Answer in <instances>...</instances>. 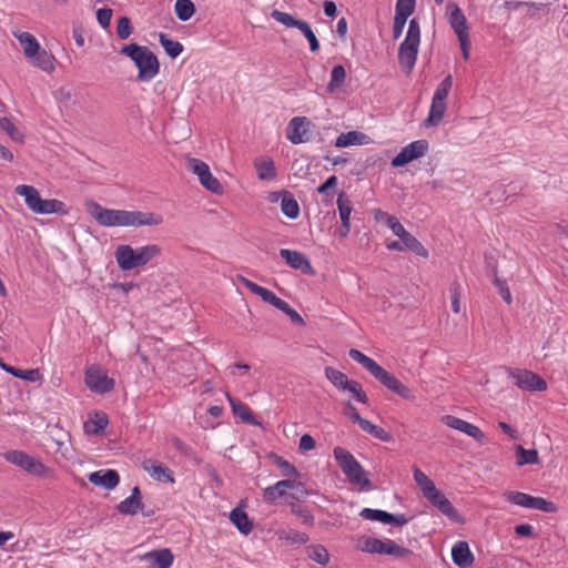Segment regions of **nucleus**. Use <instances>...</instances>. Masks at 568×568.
Listing matches in <instances>:
<instances>
[{
    "instance_id": "obj_1",
    "label": "nucleus",
    "mask_w": 568,
    "mask_h": 568,
    "mask_svg": "<svg viewBox=\"0 0 568 568\" xmlns=\"http://www.w3.org/2000/svg\"><path fill=\"white\" fill-rule=\"evenodd\" d=\"M90 215L102 226H151L163 223V217L153 212L112 210L94 201L87 203Z\"/></svg>"
},
{
    "instance_id": "obj_2",
    "label": "nucleus",
    "mask_w": 568,
    "mask_h": 568,
    "mask_svg": "<svg viewBox=\"0 0 568 568\" xmlns=\"http://www.w3.org/2000/svg\"><path fill=\"white\" fill-rule=\"evenodd\" d=\"M120 53L130 58L138 68V81L152 80L160 71L156 55L148 48L135 42L123 45Z\"/></svg>"
},
{
    "instance_id": "obj_3",
    "label": "nucleus",
    "mask_w": 568,
    "mask_h": 568,
    "mask_svg": "<svg viewBox=\"0 0 568 568\" xmlns=\"http://www.w3.org/2000/svg\"><path fill=\"white\" fill-rule=\"evenodd\" d=\"M161 255V247L156 244H149L133 248L128 244L119 245L114 252L118 266L122 271H131L146 265L153 258Z\"/></svg>"
},
{
    "instance_id": "obj_4",
    "label": "nucleus",
    "mask_w": 568,
    "mask_h": 568,
    "mask_svg": "<svg viewBox=\"0 0 568 568\" xmlns=\"http://www.w3.org/2000/svg\"><path fill=\"white\" fill-rule=\"evenodd\" d=\"M333 455L338 467L352 485L358 486L359 489L364 491L373 489V484L368 478L367 471L357 462L352 453L343 447L337 446L334 448Z\"/></svg>"
},
{
    "instance_id": "obj_5",
    "label": "nucleus",
    "mask_w": 568,
    "mask_h": 568,
    "mask_svg": "<svg viewBox=\"0 0 568 568\" xmlns=\"http://www.w3.org/2000/svg\"><path fill=\"white\" fill-rule=\"evenodd\" d=\"M358 548L364 552L388 555L396 558H406L413 554L410 549L397 545L392 539L382 540L374 537H362Z\"/></svg>"
},
{
    "instance_id": "obj_6",
    "label": "nucleus",
    "mask_w": 568,
    "mask_h": 568,
    "mask_svg": "<svg viewBox=\"0 0 568 568\" xmlns=\"http://www.w3.org/2000/svg\"><path fill=\"white\" fill-rule=\"evenodd\" d=\"M4 459L37 477H44L49 468L37 457L29 455L23 450H8L4 453Z\"/></svg>"
},
{
    "instance_id": "obj_7",
    "label": "nucleus",
    "mask_w": 568,
    "mask_h": 568,
    "mask_svg": "<svg viewBox=\"0 0 568 568\" xmlns=\"http://www.w3.org/2000/svg\"><path fill=\"white\" fill-rule=\"evenodd\" d=\"M505 499L514 505L541 510L545 513H556L558 507L555 503L542 497H535L521 491H506Z\"/></svg>"
},
{
    "instance_id": "obj_8",
    "label": "nucleus",
    "mask_w": 568,
    "mask_h": 568,
    "mask_svg": "<svg viewBox=\"0 0 568 568\" xmlns=\"http://www.w3.org/2000/svg\"><path fill=\"white\" fill-rule=\"evenodd\" d=\"M186 168L189 171L197 175L200 183L214 194H222L223 186L220 181L214 178L210 171L209 165L202 160L195 158H187Z\"/></svg>"
},
{
    "instance_id": "obj_9",
    "label": "nucleus",
    "mask_w": 568,
    "mask_h": 568,
    "mask_svg": "<svg viewBox=\"0 0 568 568\" xmlns=\"http://www.w3.org/2000/svg\"><path fill=\"white\" fill-rule=\"evenodd\" d=\"M509 377L514 379L516 386L524 390L542 392L547 389V383L536 373L528 369L506 368Z\"/></svg>"
},
{
    "instance_id": "obj_10",
    "label": "nucleus",
    "mask_w": 568,
    "mask_h": 568,
    "mask_svg": "<svg viewBox=\"0 0 568 568\" xmlns=\"http://www.w3.org/2000/svg\"><path fill=\"white\" fill-rule=\"evenodd\" d=\"M429 143L427 140H416L404 146L400 152L392 159L393 168L405 166L414 160H417L426 154Z\"/></svg>"
},
{
    "instance_id": "obj_11",
    "label": "nucleus",
    "mask_w": 568,
    "mask_h": 568,
    "mask_svg": "<svg viewBox=\"0 0 568 568\" xmlns=\"http://www.w3.org/2000/svg\"><path fill=\"white\" fill-rule=\"evenodd\" d=\"M85 385L97 394H105L114 388V379L110 378L100 367L91 366L85 371Z\"/></svg>"
},
{
    "instance_id": "obj_12",
    "label": "nucleus",
    "mask_w": 568,
    "mask_h": 568,
    "mask_svg": "<svg viewBox=\"0 0 568 568\" xmlns=\"http://www.w3.org/2000/svg\"><path fill=\"white\" fill-rule=\"evenodd\" d=\"M428 501L436 507L443 515L448 517L452 521L462 524L463 517L458 510L454 507L450 500L444 495L443 491L436 487L433 489L428 488V494L424 496Z\"/></svg>"
},
{
    "instance_id": "obj_13",
    "label": "nucleus",
    "mask_w": 568,
    "mask_h": 568,
    "mask_svg": "<svg viewBox=\"0 0 568 568\" xmlns=\"http://www.w3.org/2000/svg\"><path fill=\"white\" fill-rule=\"evenodd\" d=\"M443 423L453 429L459 430L468 435L469 437L474 438L477 443L481 445L486 443V435L479 427H477L474 424H470L453 415H445L443 417Z\"/></svg>"
},
{
    "instance_id": "obj_14",
    "label": "nucleus",
    "mask_w": 568,
    "mask_h": 568,
    "mask_svg": "<svg viewBox=\"0 0 568 568\" xmlns=\"http://www.w3.org/2000/svg\"><path fill=\"white\" fill-rule=\"evenodd\" d=\"M375 378L383 384L387 389L400 396L404 399L413 400L415 395L412 389L404 385L395 375L390 374L383 367L379 373L376 374Z\"/></svg>"
},
{
    "instance_id": "obj_15",
    "label": "nucleus",
    "mask_w": 568,
    "mask_h": 568,
    "mask_svg": "<svg viewBox=\"0 0 568 568\" xmlns=\"http://www.w3.org/2000/svg\"><path fill=\"white\" fill-rule=\"evenodd\" d=\"M312 122L305 116L293 118L287 125V139L293 144H301L310 141L308 132Z\"/></svg>"
},
{
    "instance_id": "obj_16",
    "label": "nucleus",
    "mask_w": 568,
    "mask_h": 568,
    "mask_svg": "<svg viewBox=\"0 0 568 568\" xmlns=\"http://www.w3.org/2000/svg\"><path fill=\"white\" fill-rule=\"evenodd\" d=\"M280 256L292 268L301 271L305 275H314L315 274V270L313 268L310 260L306 257L305 254H303L298 251H294V250L281 248Z\"/></svg>"
},
{
    "instance_id": "obj_17",
    "label": "nucleus",
    "mask_w": 568,
    "mask_h": 568,
    "mask_svg": "<svg viewBox=\"0 0 568 568\" xmlns=\"http://www.w3.org/2000/svg\"><path fill=\"white\" fill-rule=\"evenodd\" d=\"M419 44L403 41L398 48V63L406 74H410L418 55Z\"/></svg>"
},
{
    "instance_id": "obj_18",
    "label": "nucleus",
    "mask_w": 568,
    "mask_h": 568,
    "mask_svg": "<svg viewBox=\"0 0 568 568\" xmlns=\"http://www.w3.org/2000/svg\"><path fill=\"white\" fill-rule=\"evenodd\" d=\"M447 10L449 11V24L457 38H466V36H469L467 20L462 9L456 3L449 2L447 4Z\"/></svg>"
},
{
    "instance_id": "obj_19",
    "label": "nucleus",
    "mask_w": 568,
    "mask_h": 568,
    "mask_svg": "<svg viewBox=\"0 0 568 568\" xmlns=\"http://www.w3.org/2000/svg\"><path fill=\"white\" fill-rule=\"evenodd\" d=\"M88 479L94 486L103 487L106 490L114 489L120 483L119 473L114 469H102L91 473Z\"/></svg>"
},
{
    "instance_id": "obj_20",
    "label": "nucleus",
    "mask_w": 568,
    "mask_h": 568,
    "mask_svg": "<svg viewBox=\"0 0 568 568\" xmlns=\"http://www.w3.org/2000/svg\"><path fill=\"white\" fill-rule=\"evenodd\" d=\"M452 559L459 568H469L474 564L475 557L467 541L459 540L453 546Z\"/></svg>"
},
{
    "instance_id": "obj_21",
    "label": "nucleus",
    "mask_w": 568,
    "mask_h": 568,
    "mask_svg": "<svg viewBox=\"0 0 568 568\" xmlns=\"http://www.w3.org/2000/svg\"><path fill=\"white\" fill-rule=\"evenodd\" d=\"M144 559L149 562V568H170L174 557L170 549L164 548L148 552Z\"/></svg>"
},
{
    "instance_id": "obj_22",
    "label": "nucleus",
    "mask_w": 568,
    "mask_h": 568,
    "mask_svg": "<svg viewBox=\"0 0 568 568\" xmlns=\"http://www.w3.org/2000/svg\"><path fill=\"white\" fill-rule=\"evenodd\" d=\"M226 397L231 405L232 412L236 417L241 418V420L245 424L261 426V423L256 420L255 416L245 404L232 397L229 393H226Z\"/></svg>"
},
{
    "instance_id": "obj_23",
    "label": "nucleus",
    "mask_w": 568,
    "mask_h": 568,
    "mask_svg": "<svg viewBox=\"0 0 568 568\" xmlns=\"http://www.w3.org/2000/svg\"><path fill=\"white\" fill-rule=\"evenodd\" d=\"M230 520L236 529L245 536H247L254 528L253 520L241 507H235L231 510Z\"/></svg>"
},
{
    "instance_id": "obj_24",
    "label": "nucleus",
    "mask_w": 568,
    "mask_h": 568,
    "mask_svg": "<svg viewBox=\"0 0 568 568\" xmlns=\"http://www.w3.org/2000/svg\"><path fill=\"white\" fill-rule=\"evenodd\" d=\"M14 192L24 197L27 206L32 211H37V207L41 201L39 191L32 185L21 184L18 185Z\"/></svg>"
},
{
    "instance_id": "obj_25",
    "label": "nucleus",
    "mask_w": 568,
    "mask_h": 568,
    "mask_svg": "<svg viewBox=\"0 0 568 568\" xmlns=\"http://www.w3.org/2000/svg\"><path fill=\"white\" fill-rule=\"evenodd\" d=\"M292 479H283L273 486H268L263 490V499L266 503H273L277 498L287 495L286 490L291 488Z\"/></svg>"
},
{
    "instance_id": "obj_26",
    "label": "nucleus",
    "mask_w": 568,
    "mask_h": 568,
    "mask_svg": "<svg viewBox=\"0 0 568 568\" xmlns=\"http://www.w3.org/2000/svg\"><path fill=\"white\" fill-rule=\"evenodd\" d=\"M239 281L253 294L260 296L262 301L265 303L273 305L275 300L277 298V296L272 291L257 285L256 283L252 282L251 280L244 276H239Z\"/></svg>"
},
{
    "instance_id": "obj_27",
    "label": "nucleus",
    "mask_w": 568,
    "mask_h": 568,
    "mask_svg": "<svg viewBox=\"0 0 568 568\" xmlns=\"http://www.w3.org/2000/svg\"><path fill=\"white\" fill-rule=\"evenodd\" d=\"M348 355L352 359L359 363L372 376H376L379 373L382 366L377 364L373 358L366 356L364 353L356 348H351Z\"/></svg>"
},
{
    "instance_id": "obj_28",
    "label": "nucleus",
    "mask_w": 568,
    "mask_h": 568,
    "mask_svg": "<svg viewBox=\"0 0 568 568\" xmlns=\"http://www.w3.org/2000/svg\"><path fill=\"white\" fill-rule=\"evenodd\" d=\"M367 135L359 131H348L346 133H341L336 141L335 146L337 148H347L351 145H362L365 143Z\"/></svg>"
},
{
    "instance_id": "obj_29",
    "label": "nucleus",
    "mask_w": 568,
    "mask_h": 568,
    "mask_svg": "<svg viewBox=\"0 0 568 568\" xmlns=\"http://www.w3.org/2000/svg\"><path fill=\"white\" fill-rule=\"evenodd\" d=\"M16 38L19 40L21 47L23 48V53L27 58H31L37 53V50L40 48V44L34 36L29 32H14Z\"/></svg>"
},
{
    "instance_id": "obj_30",
    "label": "nucleus",
    "mask_w": 568,
    "mask_h": 568,
    "mask_svg": "<svg viewBox=\"0 0 568 568\" xmlns=\"http://www.w3.org/2000/svg\"><path fill=\"white\" fill-rule=\"evenodd\" d=\"M281 210L285 216L295 220L300 215V205L288 191L282 192Z\"/></svg>"
},
{
    "instance_id": "obj_31",
    "label": "nucleus",
    "mask_w": 568,
    "mask_h": 568,
    "mask_svg": "<svg viewBox=\"0 0 568 568\" xmlns=\"http://www.w3.org/2000/svg\"><path fill=\"white\" fill-rule=\"evenodd\" d=\"M446 112V102L432 100V105L427 119L424 121L425 126H436L443 120Z\"/></svg>"
},
{
    "instance_id": "obj_32",
    "label": "nucleus",
    "mask_w": 568,
    "mask_h": 568,
    "mask_svg": "<svg viewBox=\"0 0 568 568\" xmlns=\"http://www.w3.org/2000/svg\"><path fill=\"white\" fill-rule=\"evenodd\" d=\"M516 465L521 467L524 465H535L539 463V454L537 449H526L521 445L515 447Z\"/></svg>"
},
{
    "instance_id": "obj_33",
    "label": "nucleus",
    "mask_w": 568,
    "mask_h": 568,
    "mask_svg": "<svg viewBox=\"0 0 568 568\" xmlns=\"http://www.w3.org/2000/svg\"><path fill=\"white\" fill-rule=\"evenodd\" d=\"M29 59L36 67L45 72H52L54 70V57L44 49H41V47L37 50V53Z\"/></svg>"
},
{
    "instance_id": "obj_34",
    "label": "nucleus",
    "mask_w": 568,
    "mask_h": 568,
    "mask_svg": "<svg viewBox=\"0 0 568 568\" xmlns=\"http://www.w3.org/2000/svg\"><path fill=\"white\" fill-rule=\"evenodd\" d=\"M144 469L149 471L151 477H153L155 480L164 481V483H174L173 471L161 464H153L151 467L148 466L146 463H144Z\"/></svg>"
},
{
    "instance_id": "obj_35",
    "label": "nucleus",
    "mask_w": 568,
    "mask_h": 568,
    "mask_svg": "<svg viewBox=\"0 0 568 568\" xmlns=\"http://www.w3.org/2000/svg\"><path fill=\"white\" fill-rule=\"evenodd\" d=\"M254 165L260 180L270 181L276 178V168L273 160L258 159Z\"/></svg>"
},
{
    "instance_id": "obj_36",
    "label": "nucleus",
    "mask_w": 568,
    "mask_h": 568,
    "mask_svg": "<svg viewBox=\"0 0 568 568\" xmlns=\"http://www.w3.org/2000/svg\"><path fill=\"white\" fill-rule=\"evenodd\" d=\"M108 424L109 419L106 414L97 413L94 419H90L89 422L84 423V430L89 435H100L103 433Z\"/></svg>"
},
{
    "instance_id": "obj_37",
    "label": "nucleus",
    "mask_w": 568,
    "mask_h": 568,
    "mask_svg": "<svg viewBox=\"0 0 568 568\" xmlns=\"http://www.w3.org/2000/svg\"><path fill=\"white\" fill-rule=\"evenodd\" d=\"M268 458L271 460H273V463L281 470L282 476L286 477V479H291V477H296L300 475L296 467L293 464H291L288 460L284 459L283 457L276 455L275 453H271L268 455Z\"/></svg>"
},
{
    "instance_id": "obj_38",
    "label": "nucleus",
    "mask_w": 568,
    "mask_h": 568,
    "mask_svg": "<svg viewBox=\"0 0 568 568\" xmlns=\"http://www.w3.org/2000/svg\"><path fill=\"white\" fill-rule=\"evenodd\" d=\"M159 41L160 44L163 47L165 53L172 59L179 57L183 51L182 43L176 40L170 39L165 33L161 32L159 34Z\"/></svg>"
},
{
    "instance_id": "obj_39",
    "label": "nucleus",
    "mask_w": 568,
    "mask_h": 568,
    "mask_svg": "<svg viewBox=\"0 0 568 568\" xmlns=\"http://www.w3.org/2000/svg\"><path fill=\"white\" fill-rule=\"evenodd\" d=\"M34 213H37V214L65 213L64 203L59 200H55V199H51V200L41 199V201L37 207V211H34Z\"/></svg>"
},
{
    "instance_id": "obj_40",
    "label": "nucleus",
    "mask_w": 568,
    "mask_h": 568,
    "mask_svg": "<svg viewBox=\"0 0 568 568\" xmlns=\"http://www.w3.org/2000/svg\"><path fill=\"white\" fill-rule=\"evenodd\" d=\"M346 80V71L342 64H337L332 69L331 80L327 84V91L334 93L338 90Z\"/></svg>"
},
{
    "instance_id": "obj_41",
    "label": "nucleus",
    "mask_w": 568,
    "mask_h": 568,
    "mask_svg": "<svg viewBox=\"0 0 568 568\" xmlns=\"http://www.w3.org/2000/svg\"><path fill=\"white\" fill-rule=\"evenodd\" d=\"M174 10L178 19L184 22L194 16L196 9L191 0H176Z\"/></svg>"
},
{
    "instance_id": "obj_42",
    "label": "nucleus",
    "mask_w": 568,
    "mask_h": 568,
    "mask_svg": "<svg viewBox=\"0 0 568 568\" xmlns=\"http://www.w3.org/2000/svg\"><path fill=\"white\" fill-rule=\"evenodd\" d=\"M402 240H403L404 251L408 250V251H412L416 255L422 256L424 258L428 257V251L409 232Z\"/></svg>"
},
{
    "instance_id": "obj_43",
    "label": "nucleus",
    "mask_w": 568,
    "mask_h": 568,
    "mask_svg": "<svg viewBox=\"0 0 568 568\" xmlns=\"http://www.w3.org/2000/svg\"><path fill=\"white\" fill-rule=\"evenodd\" d=\"M324 372H325L326 378L335 387H337L338 389L345 390V386H347V384L349 383L351 379H348V377L344 373H342L341 371H338L334 367H331V366L325 367Z\"/></svg>"
},
{
    "instance_id": "obj_44",
    "label": "nucleus",
    "mask_w": 568,
    "mask_h": 568,
    "mask_svg": "<svg viewBox=\"0 0 568 568\" xmlns=\"http://www.w3.org/2000/svg\"><path fill=\"white\" fill-rule=\"evenodd\" d=\"M307 556L313 561L325 566L329 561V554L327 549L322 545H311L307 547Z\"/></svg>"
},
{
    "instance_id": "obj_45",
    "label": "nucleus",
    "mask_w": 568,
    "mask_h": 568,
    "mask_svg": "<svg viewBox=\"0 0 568 568\" xmlns=\"http://www.w3.org/2000/svg\"><path fill=\"white\" fill-rule=\"evenodd\" d=\"M271 17L275 21L284 24L287 28H296L298 30L303 26V23L305 22L304 20L296 19L292 14L283 12V11H280V10H273L272 13H271Z\"/></svg>"
},
{
    "instance_id": "obj_46",
    "label": "nucleus",
    "mask_w": 568,
    "mask_h": 568,
    "mask_svg": "<svg viewBox=\"0 0 568 568\" xmlns=\"http://www.w3.org/2000/svg\"><path fill=\"white\" fill-rule=\"evenodd\" d=\"M143 503L142 500H136L131 497L125 498L122 500L116 509L121 515H136L139 510H142Z\"/></svg>"
},
{
    "instance_id": "obj_47",
    "label": "nucleus",
    "mask_w": 568,
    "mask_h": 568,
    "mask_svg": "<svg viewBox=\"0 0 568 568\" xmlns=\"http://www.w3.org/2000/svg\"><path fill=\"white\" fill-rule=\"evenodd\" d=\"M0 129L3 130L14 142L23 143L24 135L8 118H0Z\"/></svg>"
},
{
    "instance_id": "obj_48",
    "label": "nucleus",
    "mask_w": 568,
    "mask_h": 568,
    "mask_svg": "<svg viewBox=\"0 0 568 568\" xmlns=\"http://www.w3.org/2000/svg\"><path fill=\"white\" fill-rule=\"evenodd\" d=\"M336 204H337L341 222L345 223V224L351 223L349 219H351V213H352V204H351V201L348 200V197L344 193L338 194Z\"/></svg>"
},
{
    "instance_id": "obj_49",
    "label": "nucleus",
    "mask_w": 568,
    "mask_h": 568,
    "mask_svg": "<svg viewBox=\"0 0 568 568\" xmlns=\"http://www.w3.org/2000/svg\"><path fill=\"white\" fill-rule=\"evenodd\" d=\"M452 85H453V77L450 74H448L443 79V81L436 88L433 100H436L439 102H442V101L446 102V99L449 94Z\"/></svg>"
},
{
    "instance_id": "obj_50",
    "label": "nucleus",
    "mask_w": 568,
    "mask_h": 568,
    "mask_svg": "<svg viewBox=\"0 0 568 568\" xmlns=\"http://www.w3.org/2000/svg\"><path fill=\"white\" fill-rule=\"evenodd\" d=\"M491 271H493V275H494V284L497 287L499 295L507 304H511L513 297H511V293L509 291V287L506 283V281L500 280L497 276V267L496 266H493Z\"/></svg>"
},
{
    "instance_id": "obj_51",
    "label": "nucleus",
    "mask_w": 568,
    "mask_h": 568,
    "mask_svg": "<svg viewBox=\"0 0 568 568\" xmlns=\"http://www.w3.org/2000/svg\"><path fill=\"white\" fill-rule=\"evenodd\" d=\"M359 515L364 519L376 520L387 525L389 513L382 509L364 508Z\"/></svg>"
},
{
    "instance_id": "obj_52",
    "label": "nucleus",
    "mask_w": 568,
    "mask_h": 568,
    "mask_svg": "<svg viewBox=\"0 0 568 568\" xmlns=\"http://www.w3.org/2000/svg\"><path fill=\"white\" fill-rule=\"evenodd\" d=\"M414 480L420 487L423 495L428 494V488H435V484L418 467H414Z\"/></svg>"
},
{
    "instance_id": "obj_53",
    "label": "nucleus",
    "mask_w": 568,
    "mask_h": 568,
    "mask_svg": "<svg viewBox=\"0 0 568 568\" xmlns=\"http://www.w3.org/2000/svg\"><path fill=\"white\" fill-rule=\"evenodd\" d=\"M345 390H348L357 402L363 404L368 403V397L357 381L351 379L347 386H345Z\"/></svg>"
},
{
    "instance_id": "obj_54",
    "label": "nucleus",
    "mask_w": 568,
    "mask_h": 568,
    "mask_svg": "<svg viewBox=\"0 0 568 568\" xmlns=\"http://www.w3.org/2000/svg\"><path fill=\"white\" fill-rule=\"evenodd\" d=\"M383 217H385L386 225L398 239L402 240L408 233L397 217L389 214H383Z\"/></svg>"
},
{
    "instance_id": "obj_55",
    "label": "nucleus",
    "mask_w": 568,
    "mask_h": 568,
    "mask_svg": "<svg viewBox=\"0 0 568 568\" xmlns=\"http://www.w3.org/2000/svg\"><path fill=\"white\" fill-rule=\"evenodd\" d=\"M290 490L291 493L288 494V496L298 501L305 499L310 495V491L305 487L304 483L297 481L295 479H292Z\"/></svg>"
},
{
    "instance_id": "obj_56",
    "label": "nucleus",
    "mask_w": 568,
    "mask_h": 568,
    "mask_svg": "<svg viewBox=\"0 0 568 568\" xmlns=\"http://www.w3.org/2000/svg\"><path fill=\"white\" fill-rule=\"evenodd\" d=\"M133 31L131 20L123 16L119 18L118 26H116V34L121 40L128 39Z\"/></svg>"
},
{
    "instance_id": "obj_57",
    "label": "nucleus",
    "mask_w": 568,
    "mask_h": 568,
    "mask_svg": "<svg viewBox=\"0 0 568 568\" xmlns=\"http://www.w3.org/2000/svg\"><path fill=\"white\" fill-rule=\"evenodd\" d=\"M300 31L304 34L310 43V50L312 52H317L320 50V42L313 32L311 26L305 21L303 26L300 28Z\"/></svg>"
},
{
    "instance_id": "obj_58",
    "label": "nucleus",
    "mask_w": 568,
    "mask_h": 568,
    "mask_svg": "<svg viewBox=\"0 0 568 568\" xmlns=\"http://www.w3.org/2000/svg\"><path fill=\"white\" fill-rule=\"evenodd\" d=\"M416 0H397L395 7V14L409 17L414 13Z\"/></svg>"
},
{
    "instance_id": "obj_59",
    "label": "nucleus",
    "mask_w": 568,
    "mask_h": 568,
    "mask_svg": "<svg viewBox=\"0 0 568 568\" xmlns=\"http://www.w3.org/2000/svg\"><path fill=\"white\" fill-rule=\"evenodd\" d=\"M405 41L420 43V27L415 18L409 21Z\"/></svg>"
},
{
    "instance_id": "obj_60",
    "label": "nucleus",
    "mask_w": 568,
    "mask_h": 568,
    "mask_svg": "<svg viewBox=\"0 0 568 568\" xmlns=\"http://www.w3.org/2000/svg\"><path fill=\"white\" fill-rule=\"evenodd\" d=\"M291 511L294 515L301 517L304 524H306L308 526L314 525V516L305 507H302L301 505L293 503V504H291Z\"/></svg>"
},
{
    "instance_id": "obj_61",
    "label": "nucleus",
    "mask_w": 568,
    "mask_h": 568,
    "mask_svg": "<svg viewBox=\"0 0 568 568\" xmlns=\"http://www.w3.org/2000/svg\"><path fill=\"white\" fill-rule=\"evenodd\" d=\"M112 9L110 8H101L97 11V20L100 23L102 28H109L111 23L112 18Z\"/></svg>"
},
{
    "instance_id": "obj_62",
    "label": "nucleus",
    "mask_w": 568,
    "mask_h": 568,
    "mask_svg": "<svg viewBox=\"0 0 568 568\" xmlns=\"http://www.w3.org/2000/svg\"><path fill=\"white\" fill-rule=\"evenodd\" d=\"M284 538L287 541H291L292 544H298V545H303L308 541V536L305 532H301V531L293 530V529L287 531Z\"/></svg>"
},
{
    "instance_id": "obj_63",
    "label": "nucleus",
    "mask_w": 568,
    "mask_h": 568,
    "mask_svg": "<svg viewBox=\"0 0 568 568\" xmlns=\"http://www.w3.org/2000/svg\"><path fill=\"white\" fill-rule=\"evenodd\" d=\"M450 300H452V310L454 313H459L460 311V295H459V284L453 283L449 287Z\"/></svg>"
},
{
    "instance_id": "obj_64",
    "label": "nucleus",
    "mask_w": 568,
    "mask_h": 568,
    "mask_svg": "<svg viewBox=\"0 0 568 568\" xmlns=\"http://www.w3.org/2000/svg\"><path fill=\"white\" fill-rule=\"evenodd\" d=\"M407 19H408L407 17H404L402 14H395L394 24H393V38L394 39H398L402 36Z\"/></svg>"
}]
</instances>
